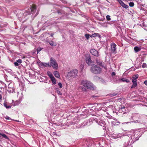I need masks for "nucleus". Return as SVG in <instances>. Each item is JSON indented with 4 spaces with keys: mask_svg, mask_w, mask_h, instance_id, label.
Returning <instances> with one entry per match:
<instances>
[{
    "mask_svg": "<svg viewBox=\"0 0 147 147\" xmlns=\"http://www.w3.org/2000/svg\"><path fill=\"white\" fill-rule=\"evenodd\" d=\"M36 9V6L35 5H32L31 7L28 9L26 10L24 13H20L17 15L20 20H22V19L24 18L27 15L30 14L33 12H34Z\"/></svg>",
    "mask_w": 147,
    "mask_h": 147,
    "instance_id": "f257e3e1",
    "label": "nucleus"
},
{
    "mask_svg": "<svg viewBox=\"0 0 147 147\" xmlns=\"http://www.w3.org/2000/svg\"><path fill=\"white\" fill-rule=\"evenodd\" d=\"M80 83L82 85L87 89L93 90L96 88V87L91 82L87 80H82Z\"/></svg>",
    "mask_w": 147,
    "mask_h": 147,
    "instance_id": "f03ea898",
    "label": "nucleus"
},
{
    "mask_svg": "<svg viewBox=\"0 0 147 147\" xmlns=\"http://www.w3.org/2000/svg\"><path fill=\"white\" fill-rule=\"evenodd\" d=\"M102 71L101 69L99 66L95 64L91 65L90 71L93 73L95 74H100Z\"/></svg>",
    "mask_w": 147,
    "mask_h": 147,
    "instance_id": "7ed1b4c3",
    "label": "nucleus"
},
{
    "mask_svg": "<svg viewBox=\"0 0 147 147\" xmlns=\"http://www.w3.org/2000/svg\"><path fill=\"white\" fill-rule=\"evenodd\" d=\"M78 70L76 69H74L68 73L67 77L68 78H74L77 75Z\"/></svg>",
    "mask_w": 147,
    "mask_h": 147,
    "instance_id": "20e7f679",
    "label": "nucleus"
},
{
    "mask_svg": "<svg viewBox=\"0 0 147 147\" xmlns=\"http://www.w3.org/2000/svg\"><path fill=\"white\" fill-rule=\"evenodd\" d=\"M131 132L134 133V138L136 139V140H138L142 135V132L139 130H131L130 131Z\"/></svg>",
    "mask_w": 147,
    "mask_h": 147,
    "instance_id": "39448f33",
    "label": "nucleus"
},
{
    "mask_svg": "<svg viewBox=\"0 0 147 147\" xmlns=\"http://www.w3.org/2000/svg\"><path fill=\"white\" fill-rule=\"evenodd\" d=\"M50 67L52 66L54 69H57L58 68V65L55 60L52 57L50 58Z\"/></svg>",
    "mask_w": 147,
    "mask_h": 147,
    "instance_id": "423d86ee",
    "label": "nucleus"
},
{
    "mask_svg": "<svg viewBox=\"0 0 147 147\" xmlns=\"http://www.w3.org/2000/svg\"><path fill=\"white\" fill-rule=\"evenodd\" d=\"M15 90L12 84L10 83L9 84L7 90L9 93L13 92Z\"/></svg>",
    "mask_w": 147,
    "mask_h": 147,
    "instance_id": "0eeeda50",
    "label": "nucleus"
},
{
    "mask_svg": "<svg viewBox=\"0 0 147 147\" xmlns=\"http://www.w3.org/2000/svg\"><path fill=\"white\" fill-rule=\"evenodd\" d=\"M85 59L86 63L88 65H90L92 61L90 59V57L89 54H86L85 55Z\"/></svg>",
    "mask_w": 147,
    "mask_h": 147,
    "instance_id": "6e6552de",
    "label": "nucleus"
},
{
    "mask_svg": "<svg viewBox=\"0 0 147 147\" xmlns=\"http://www.w3.org/2000/svg\"><path fill=\"white\" fill-rule=\"evenodd\" d=\"M90 53L93 55L98 57L99 56L98 52L94 49H92L90 50Z\"/></svg>",
    "mask_w": 147,
    "mask_h": 147,
    "instance_id": "1a4fd4ad",
    "label": "nucleus"
},
{
    "mask_svg": "<svg viewBox=\"0 0 147 147\" xmlns=\"http://www.w3.org/2000/svg\"><path fill=\"white\" fill-rule=\"evenodd\" d=\"M116 45L114 43H113L111 45V50L113 53H115L116 49Z\"/></svg>",
    "mask_w": 147,
    "mask_h": 147,
    "instance_id": "9d476101",
    "label": "nucleus"
},
{
    "mask_svg": "<svg viewBox=\"0 0 147 147\" xmlns=\"http://www.w3.org/2000/svg\"><path fill=\"white\" fill-rule=\"evenodd\" d=\"M96 61L98 65L102 67L103 66L102 65V61L100 59H96Z\"/></svg>",
    "mask_w": 147,
    "mask_h": 147,
    "instance_id": "9b49d317",
    "label": "nucleus"
},
{
    "mask_svg": "<svg viewBox=\"0 0 147 147\" xmlns=\"http://www.w3.org/2000/svg\"><path fill=\"white\" fill-rule=\"evenodd\" d=\"M53 74L55 76L58 78H60L59 73L57 71H55L54 72Z\"/></svg>",
    "mask_w": 147,
    "mask_h": 147,
    "instance_id": "f8f14e48",
    "label": "nucleus"
},
{
    "mask_svg": "<svg viewBox=\"0 0 147 147\" xmlns=\"http://www.w3.org/2000/svg\"><path fill=\"white\" fill-rule=\"evenodd\" d=\"M100 36L99 34L96 33H94V34L91 35L90 36L91 37H96V36H98V37H100Z\"/></svg>",
    "mask_w": 147,
    "mask_h": 147,
    "instance_id": "ddd939ff",
    "label": "nucleus"
},
{
    "mask_svg": "<svg viewBox=\"0 0 147 147\" xmlns=\"http://www.w3.org/2000/svg\"><path fill=\"white\" fill-rule=\"evenodd\" d=\"M49 44L52 46H56V44L55 42L53 41H49L48 42Z\"/></svg>",
    "mask_w": 147,
    "mask_h": 147,
    "instance_id": "4468645a",
    "label": "nucleus"
},
{
    "mask_svg": "<svg viewBox=\"0 0 147 147\" xmlns=\"http://www.w3.org/2000/svg\"><path fill=\"white\" fill-rule=\"evenodd\" d=\"M53 84H56V80L54 77L51 78Z\"/></svg>",
    "mask_w": 147,
    "mask_h": 147,
    "instance_id": "2eb2a0df",
    "label": "nucleus"
},
{
    "mask_svg": "<svg viewBox=\"0 0 147 147\" xmlns=\"http://www.w3.org/2000/svg\"><path fill=\"white\" fill-rule=\"evenodd\" d=\"M134 50L136 52H138L141 50V48L138 47H136L134 48Z\"/></svg>",
    "mask_w": 147,
    "mask_h": 147,
    "instance_id": "dca6fc26",
    "label": "nucleus"
},
{
    "mask_svg": "<svg viewBox=\"0 0 147 147\" xmlns=\"http://www.w3.org/2000/svg\"><path fill=\"white\" fill-rule=\"evenodd\" d=\"M47 74L50 79L54 77L53 76L51 72L49 71H47Z\"/></svg>",
    "mask_w": 147,
    "mask_h": 147,
    "instance_id": "f3484780",
    "label": "nucleus"
},
{
    "mask_svg": "<svg viewBox=\"0 0 147 147\" xmlns=\"http://www.w3.org/2000/svg\"><path fill=\"white\" fill-rule=\"evenodd\" d=\"M4 105L7 109H9L11 108V106L9 105L7 103L5 102L4 103Z\"/></svg>",
    "mask_w": 147,
    "mask_h": 147,
    "instance_id": "a211bd4d",
    "label": "nucleus"
},
{
    "mask_svg": "<svg viewBox=\"0 0 147 147\" xmlns=\"http://www.w3.org/2000/svg\"><path fill=\"white\" fill-rule=\"evenodd\" d=\"M120 81L123 82H129V81L128 80L126 79L125 78H122L120 79Z\"/></svg>",
    "mask_w": 147,
    "mask_h": 147,
    "instance_id": "6ab92c4d",
    "label": "nucleus"
},
{
    "mask_svg": "<svg viewBox=\"0 0 147 147\" xmlns=\"http://www.w3.org/2000/svg\"><path fill=\"white\" fill-rule=\"evenodd\" d=\"M123 8L127 9L129 6L128 5L125 4L124 3L121 5Z\"/></svg>",
    "mask_w": 147,
    "mask_h": 147,
    "instance_id": "aec40b11",
    "label": "nucleus"
},
{
    "mask_svg": "<svg viewBox=\"0 0 147 147\" xmlns=\"http://www.w3.org/2000/svg\"><path fill=\"white\" fill-rule=\"evenodd\" d=\"M0 135L2 136L3 138H5L6 139H8V138L7 136L5 134L0 133Z\"/></svg>",
    "mask_w": 147,
    "mask_h": 147,
    "instance_id": "412c9836",
    "label": "nucleus"
},
{
    "mask_svg": "<svg viewBox=\"0 0 147 147\" xmlns=\"http://www.w3.org/2000/svg\"><path fill=\"white\" fill-rule=\"evenodd\" d=\"M55 90L57 92V93L58 94L61 95L62 94L60 92L58 89L57 88H55Z\"/></svg>",
    "mask_w": 147,
    "mask_h": 147,
    "instance_id": "4be33fe9",
    "label": "nucleus"
},
{
    "mask_svg": "<svg viewBox=\"0 0 147 147\" xmlns=\"http://www.w3.org/2000/svg\"><path fill=\"white\" fill-rule=\"evenodd\" d=\"M43 66L45 67H50V65L49 63H43Z\"/></svg>",
    "mask_w": 147,
    "mask_h": 147,
    "instance_id": "5701e85b",
    "label": "nucleus"
},
{
    "mask_svg": "<svg viewBox=\"0 0 147 147\" xmlns=\"http://www.w3.org/2000/svg\"><path fill=\"white\" fill-rule=\"evenodd\" d=\"M137 83H133V84L131 87V88H134L136 87L137 86Z\"/></svg>",
    "mask_w": 147,
    "mask_h": 147,
    "instance_id": "b1692460",
    "label": "nucleus"
},
{
    "mask_svg": "<svg viewBox=\"0 0 147 147\" xmlns=\"http://www.w3.org/2000/svg\"><path fill=\"white\" fill-rule=\"evenodd\" d=\"M129 5L131 7H132L134 5V3L133 2H130L129 3Z\"/></svg>",
    "mask_w": 147,
    "mask_h": 147,
    "instance_id": "393cba45",
    "label": "nucleus"
},
{
    "mask_svg": "<svg viewBox=\"0 0 147 147\" xmlns=\"http://www.w3.org/2000/svg\"><path fill=\"white\" fill-rule=\"evenodd\" d=\"M137 80L136 78H134V77H133V79L132 80V82L133 83H136Z\"/></svg>",
    "mask_w": 147,
    "mask_h": 147,
    "instance_id": "a878e982",
    "label": "nucleus"
},
{
    "mask_svg": "<svg viewBox=\"0 0 147 147\" xmlns=\"http://www.w3.org/2000/svg\"><path fill=\"white\" fill-rule=\"evenodd\" d=\"M106 19H107V20L108 21H109L111 20V19L110 17V16L109 15H107L106 16Z\"/></svg>",
    "mask_w": 147,
    "mask_h": 147,
    "instance_id": "bb28decb",
    "label": "nucleus"
},
{
    "mask_svg": "<svg viewBox=\"0 0 147 147\" xmlns=\"http://www.w3.org/2000/svg\"><path fill=\"white\" fill-rule=\"evenodd\" d=\"M58 86H59V88H62V84H61V82H59L58 83Z\"/></svg>",
    "mask_w": 147,
    "mask_h": 147,
    "instance_id": "cd10ccee",
    "label": "nucleus"
},
{
    "mask_svg": "<svg viewBox=\"0 0 147 147\" xmlns=\"http://www.w3.org/2000/svg\"><path fill=\"white\" fill-rule=\"evenodd\" d=\"M86 38L87 39H88L89 38V35L88 34H85Z\"/></svg>",
    "mask_w": 147,
    "mask_h": 147,
    "instance_id": "c85d7f7f",
    "label": "nucleus"
},
{
    "mask_svg": "<svg viewBox=\"0 0 147 147\" xmlns=\"http://www.w3.org/2000/svg\"><path fill=\"white\" fill-rule=\"evenodd\" d=\"M42 49V48H41L40 47H38L37 49V53H38Z\"/></svg>",
    "mask_w": 147,
    "mask_h": 147,
    "instance_id": "c756f323",
    "label": "nucleus"
},
{
    "mask_svg": "<svg viewBox=\"0 0 147 147\" xmlns=\"http://www.w3.org/2000/svg\"><path fill=\"white\" fill-rule=\"evenodd\" d=\"M17 62L18 63H22V60L21 59H18L17 61Z\"/></svg>",
    "mask_w": 147,
    "mask_h": 147,
    "instance_id": "7c9ffc66",
    "label": "nucleus"
},
{
    "mask_svg": "<svg viewBox=\"0 0 147 147\" xmlns=\"http://www.w3.org/2000/svg\"><path fill=\"white\" fill-rule=\"evenodd\" d=\"M117 1L121 5L123 3V2L121 0H117Z\"/></svg>",
    "mask_w": 147,
    "mask_h": 147,
    "instance_id": "2f4dec72",
    "label": "nucleus"
},
{
    "mask_svg": "<svg viewBox=\"0 0 147 147\" xmlns=\"http://www.w3.org/2000/svg\"><path fill=\"white\" fill-rule=\"evenodd\" d=\"M147 65L146 63H144L142 65V67L143 68H145L146 67Z\"/></svg>",
    "mask_w": 147,
    "mask_h": 147,
    "instance_id": "473e14b6",
    "label": "nucleus"
},
{
    "mask_svg": "<svg viewBox=\"0 0 147 147\" xmlns=\"http://www.w3.org/2000/svg\"><path fill=\"white\" fill-rule=\"evenodd\" d=\"M14 64L15 66H17L19 65V63L17 62H15L14 63Z\"/></svg>",
    "mask_w": 147,
    "mask_h": 147,
    "instance_id": "72a5a7b5",
    "label": "nucleus"
},
{
    "mask_svg": "<svg viewBox=\"0 0 147 147\" xmlns=\"http://www.w3.org/2000/svg\"><path fill=\"white\" fill-rule=\"evenodd\" d=\"M81 89L83 91H85L86 90V89L84 87H82V86L81 87Z\"/></svg>",
    "mask_w": 147,
    "mask_h": 147,
    "instance_id": "f704fd0d",
    "label": "nucleus"
},
{
    "mask_svg": "<svg viewBox=\"0 0 147 147\" xmlns=\"http://www.w3.org/2000/svg\"><path fill=\"white\" fill-rule=\"evenodd\" d=\"M134 76H135V77H134V78H136H136H138V74H136V75H134Z\"/></svg>",
    "mask_w": 147,
    "mask_h": 147,
    "instance_id": "c9c22d12",
    "label": "nucleus"
},
{
    "mask_svg": "<svg viewBox=\"0 0 147 147\" xmlns=\"http://www.w3.org/2000/svg\"><path fill=\"white\" fill-rule=\"evenodd\" d=\"M126 134H120V135H121V136H119V137H120L121 136H125L126 135Z\"/></svg>",
    "mask_w": 147,
    "mask_h": 147,
    "instance_id": "e433bc0d",
    "label": "nucleus"
},
{
    "mask_svg": "<svg viewBox=\"0 0 147 147\" xmlns=\"http://www.w3.org/2000/svg\"><path fill=\"white\" fill-rule=\"evenodd\" d=\"M144 83L147 86V80H146L144 82Z\"/></svg>",
    "mask_w": 147,
    "mask_h": 147,
    "instance_id": "4c0bfd02",
    "label": "nucleus"
},
{
    "mask_svg": "<svg viewBox=\"0 0 147 147\" xmlns=\"http://www.w3.org/2000/svg\"><path fill=\"white\" fill-rule=\"evenodd\" d=\"M111 95H112L111 96H116V95H117V94H112Z\"/></svg>",
    "mask_w": 147,
    "mask_h": 147,
    "instance_id": "58836bf2",
    "label": "nucleus"
},
{
    "mask_svg": "<svg viewBox=\"0 0 147 147\" xmlns=\"http://www.w3.org/2000/svg\"><path fill=\"white\" fill-rule=\"evenodd\" d=\"M125 108V107H121V109L122 110V109H124Z\"/></svg>",
    "mask_w": 147,
    "mask_h": 147,
    "instance_id": "ea45409f",
    "label": "nucleus"
},
{
    "mask_svg": "<svg viewBox=\"0 0 147 147\" xmlns=\"http://www.w3.org/2000/svg\"><path fill=\"white\" fill-rule=\"evenodd\" d=\"M6 119H10V118L8 117H7L6 118Z\"/></svg>",
    "mask_w": 147,
    "mask_h": 147,
    "instance_id": "a19ab883",
    "label": "nucleus"
},
{
    "mask_svg": "<svg viewBox=\"0 0 147 147\" xmlns=\"http://www.w3.org/2000/svg\"><path fill=\"white\" fill-rule=\"evenodd\" d=\"M1 100H2V96L1 95H0V102H1Z\"/></svg>",
    "mask_w": 147,
    "mask_h": 147,
    "instance_id": "79ce46f5",
    "label": "nucleus"
},
{
    "mask_svg": "<svg viewBox=\"0 0 147 147\" xmlns=\"http://www.w3.org/2000/svg\"><path fill=\"white\" fill-rule=\"evenodd\" d=\"M54 35V34H53V33H51V34H50V36L51 37H53V35Z\"/></svg>",
    "mask_w": 147,
    "mask_h": 147,
    "instance_id": "37998d69",
    "label": "nucleus"
},
{
    "mask_svg": "<svg viewBox=\"0 0 147 147\" xmlns=\"http://www.w3.org/2000/svg\"><path fill=\"white\" fill-rule=\"evenodd\" d=\"M115 75V73L114 72H112V75Z\"/></svg>",
    "mask_w": 147,
    "mask_h": 147,
    "instance_id": "c03bdc74",
    "label": "nucleus"
}]
</instances>
